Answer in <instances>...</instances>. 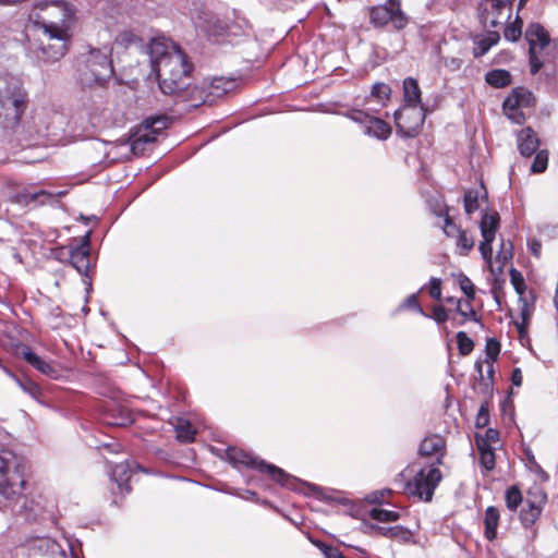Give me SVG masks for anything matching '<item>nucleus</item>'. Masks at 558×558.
<instances>
[{
    "label": "nucleus",
    "mask_w": 558,
    "mask_h": 558,
    "mask_svg": "<svg viewBox=\"0 0 558 558\" xmlns=\"http://www.w3.org/2000/svg\"><path fill=\"white\" fill-rule=\"evenodd\" d=\"M43 14H36L35 23L54 44L40 46L38 54L44 61H56L65 54L71 40V28L74 23L75 10L63 0L40 1L35 5Z\"/></svg>",
    "instance_id": "obj_1"
},
{
    "label": "nucleus",
    "mask_w": 558,
    "mask_h": 558,
    "mask_svg": "<svg viewBox=\"0 0 558 558\" xmlns=\"http://www.w3.org/2000/svg\"><path fill=\"white\" fill-rule=\"evenodd\" d=\"M151 72L155 74L160 90L166 95L175 94L186 83L192 64L185 53L172 40L154 38L148 46Z\"/></svg>",
    "instance_id": "obj_2"
},
{
    "label": "nucleus",
    "mask_w": 558,
    "mask_h": 558,
    "mask_svg": "<svg viewBox=\"0 0 558 558\" xmlns=\"http://www.w3.org/2000/svg\"><path fill=\"white\" fill-rule=\"evenodd\" d=\"M112 48H89L84 58V66L81 70L80 81L83 86L102 87L112 76L113 66L111 61Z\"/></svg>",
    "instance_id": "obj_3"
},
{
    "label": "nucleus",
    "mask_w": 558,
    "mask_h": 558,
    "mask_svg": "<svg viewBox=\"0 0 558 558\" xmlns=\"http://www.w3.org/2000/svg\"><path fill=\"white\" fill-rule=\"evenodd\" d=\"M21 459L11 450L0 451V496L9 502L19 500L25 489Z\"/></svg>",
    "instance_id": "obj_4"
},
{
    "label": "nucleus",
    "mask_w": 558,
    "mask_h": 558,
    "mask_svg": "<svg viewBox=\"0 0 558 558\" xmlns=\"http://www.w3.org/2000/svg\"><path fill=\"white\" fill-rule=\"evenodd\" d=\"M171 123V118L163 114L148 117L141 124L131 129L125 143L130 144L131 151L134 155L140 156L145 151L146 146L155 143L158 135L169 128Z\"/></svg>",
    "instance_id": "obj_5"
},
{
    "label": "nucleus",
    "mask_w": 558,
    "mask_h": 558,
    "mask_svg": "<svg viewBox=\"0 0 558 558\" xmlns=\"http://www.w3.org/2000/svg\"><path fill=\"white\" fill-rule=\"evenodd\" d=\"M241 80L234 76L206 77L195 88L197 97L202 100L198 105H213L219 100H228L239 93Z\"/></svg>",
    "instance_id": "obj_6"
},
{
    "label": "nucleus",
    "mask_w": 558,
    "mask_h": 558,
    "mask_svg": "<svg viewBox=\"0 0 558 558\" xmlns=\"http://www.w3.org/2000/svg\"><path fill=\"white\" fill-rule=\"evenodd\" d=\"M227 457L233 465H244L257 469L260 472L268 473L275 482L280 483L283 486H289L291 477L282 469H279L274 464H268L264 460L254 457L243 449L231 447L227 450Z\"/></svg>",
    "instance_id": "obj_7"
},
{
    "label": "nucleus",
    "mask_w": 558,
    "mask_h": 558,
    "mask_svg": "<svg viewBox=\"0 0 558 558\" xmlns=\"http://www.w3.org/2000/svg\"><path fill=\"white\" fill-rule=\"evenodd\" d=\"M525 38L529 41L531 72L535 74L545 65L544 52L550 46L549 35L541 24L533 23L527 27Z\"/></svg>",
    "instance_id": "obj_8"
},
{
    "label": "nucleus",
    "mask_w": 558,
    "mask_h": 558,
    "mask_svg": "<svg viewBox=\"0 0 558 558\" xmlns=\"http://www.w3.org/2000/svg\"><path fill=\"white\" fill-rule=\"evenodd\" d=\"M477 12L486 29L501 27L511 16V0H482Z\"/></svg>",
    "instance_id": "obj_9"
},
{
    "label": "nucleus",
    "mask_w": 558,
    "mask_h": 558,
    "mask_svg": "<svg viewBox=\"0 0 558 558\" xmlns=\"http://www.w3.org/2000/svg\"><path fill=\"white\" fill-rule=\"evenodd\" d=\"M369 22L374 27H384L389 22L397 31L403 29L408 24V17L401 10L400 0H387L385 4L369 9Z\"/></svg>",
    "instance_id": "obj_10"
},
{
    "label": "nucleus",
    "mask_w": 558,
    "mask_h": 558,
    "mask_svg": "<svg viewBox=\"0 0 558 558\" xmlns=\"http://www.w3.org/2000/svg\"><path fill=\"white\" fill-rule=\"evenodd\" d=\"M441 477V472L436 466H430L428 470L422 469L415 474L413 481L407 484V488L411 495L429 501Z\"/></svg>",
    "instance_id": "obj_11"
},
{
    "label": "nucleus",
    "mask_w": 558,
    "mask_h": 558,
    "mask_svg": "<svg viewBox=\"0 0 558 558\" xmlns=\"http://www.w3.org/2000/svg\"><path fill=\"white\" fill-rule=\"evenodd\" d=\"M427 112L426 107H399L393 113L397 128L405 136H414Z\"/></svg>",
    "instance_id": "obj_12"
},
{
    "label": "nucleus",
    "mask_w": 558,
    "mask_h": 558,
    "mask_svg": "<svg viewBox=\"0 0 558 558\" xmlns=\"http://www.w3.org/2000/svg\"><path fill=\"white\" fill-rule=\"evenodd\" d=\"M343 114L354 122L362 124L366 135L378 140H386L391 133L390 126L384 120L373 117L359 108L352 107Z\"/></svg>",
    "instance_id": "obj_13"
},
{
    "label": "nucleus",
    "mask_w": 558,
    "mask_h": 558,
    "mask_svg": "<svg viewBox=\"0 0 558 558\" xmlns=\"http://www.w3.org/2000/svg\"><path fill=\"white\" fill-rule=\"evenodd\" d=\"M27 98L20 78L0 75V105H25Z\"/></svg>",
    "instance_id": "obj_14"
},
{
    "label": "nucleus",
    "mask_w": 558,
    "mask_h": 558,
    "mask_svg": "<svg viewBox=\"0 0 558 558\" xmlns=\"http://www.w3.org/2000/svg\"><path fill=\"white\" fill-rule=\"evenodd\" d=\"M24 547L33 555H48L52 558H65V553L62 547L50 537H32L25 542Z\"/></svg>",
    "instance_id": "obj_15"
},
{
    "label": "nucleus",
    "mask_w": 558,
    "mask_h": 558,
    "mask_svg": "<svg viewBox=\"0 0 558 558\" xmlns=\"http://www.w3.org/2000/svg\"><path fill=\"white\" fill-rule=\"evenodd\" d=\"M88 246L89 233L85 234L81 239L80 245L70 248L71 264L80 274H87V270L90 267Z\"/></svg>",
    "instance_id": "obj_16"
},
{
    "label": "nucleus",
    "mask_w": 558,
    "mask_h": 558,
    "mask_svg": "<svg viewBox=\"0 0 558 558\" xmlns=\"http://www.w3.org/2000/svg\"><path fill=\"white\" fill-rule=\"evenodd\" d=\"M99 119L95 124L100 128H122L129 120L124 107H101Z\"/></svg>",
    "instance_id": "obj_17"
},
{
    "label": "nucleus",
    "mask_w": 558,
    "mask_h": 558,
    "mask_svg": "<svg viewBox=\"0 0 558 558\" xmlns=\"http://www.w3.org/2000/svg\"><path fill=\"white\" fill-rule=\"evenodd\" d=\"M446 451V441L439 435H430L423 439L420 445V454L425 457H436V464L442 463Z\"/></svg>",
    "instance_id": "obj_18"
},
{
    "label": "nucleus",
    "mask_w": 558,
    "mask_h": 558,
    "mask_svg": "<svg viewBox=\"0 0 558 558\" xmlns=\"http://www.w3.org/2000/svg\"><path fill=\"white\" fill-rule=\"evenodd\" d=\"M518 148L522 156L531 157L538 151L539 140L532 128H524L517 134Z\"/></svg>",
    "instance_id": "obj_19"
},
{
    "label": "nucleus",
    "mask_w": 558,
    "mask_h": 558,
    "mask_svg": "<svg viewBox=\"0 0 558 558\" xmlns=\"http://www.w3.org/2000/svg\"><path fill=\"white\" fill-rule=\"evenodd\" d=\"M22 354L25 361L40 373L53 379L60 376V369L56 365L43 360L28 348L23 349Z\"/></svg>",
    "instance_id": "obj_20"
},
{
    "label": "nucleus",
    "mask_w": 558,
    "mask_h": 558,
    "mask_svg": "<svg viewBox=\"0 0 558 558\" xmlns=\"http://www.w3.org/2000/svg\"><path fill=\"white\" fill-rule=\"evenodd\" d=\"M135 466L134 462L124 461L121 463H117L111 470V478L118 485V489L120 493H129L130 487L128 486V482L131 477L132 470Z\"/></svg>",
    "instance_id": "obj_21"
},
{
    "label": "nucleus",
    "mask_w": 558,
    "mask_h": 558,
    "mask_svg": "<svg viewBox=\"0 0 558 558\" xmlns=\"http://www.w3.org/2000/svg\"><path fill=\"white\" fill-rule=\"evenodd\" d=\"M500 39L499 32L497 29H487L486 34L477 36L474 40L473 54L475 58L483 57L488 50L495 46Z\"/></svg>",
    "instance_id": "obj_22"
},
{
    "label": "nucleus",
    "mask_w": 558,
    "mask_h": 558,
    "mask_svg": "<svg viewBox=\"0 0 558 558\" xmlns=\"http://www.w3.org/2000/svg\"><path fill=\"white\" fill-rule=\"evenodd\" d=\"M373 530H375L378 534H380L384 537L395 539L400 543H410L413 538V533L401 526V525H395V526H373Z\"/></svg>",
    "instance_id": "obj_23"
},
{
    "label": "nucleus",
    "mask_w": 558,
    "mask_h": 558,
    "mask_svg": "<svg viewBox=\"0 0 558 558\" xmlns=\"http://www.w3.org/2000/svg\"><path fill=\"white\" fill-rule=\"evenodd\" d=\"M536 101L532 92L525 87H515L512 93L502 101V105H532Z\"/></svg>",
    "instance_id": "obj_24"
},
{
    "label": "nucleus",
    "mask_w": 558,
    "mask_h": 558,
    "mask_svg": "<svg viewBox=\"0 0 558 558\" xmlns=\"http://www.w3.org/2000/svg\"><path fill=\"white\" fill-rule=\"evenodd\" d=\"M421 88L413 77L403 81V99L407 105H421Z\"/></svg>",
    "instance_id": "obj_25"
},
{
    "label": "nucleus",
    "mask_w": 558,
    "mask_h": 558,
    "mask_svg": "<svg viewBox=\"0 0 558 558\" xmlns=\"http://www.w3.org/2000/svg\"><path fill=\"white\" fill-rule=\"evenodd\" d=\"M541 512V504L526 499L520 513L522 524L526 527L533 525L535 521L539 518Z\"/></svg>",
    "instance_id": "obj_26"
},
{
    "label": "nucleus",
    "mask_w": 558,
    "mask_h": 558,
    "mask_svg": "<svg viewBox=\"0 0 558 558\" xmlns=\"http://www.w3.org/2000/svg\"><path fill=\"white\" fill-rule=\"evenodd\" d=\"M22 116V107H0V124L4 129L19 124Z\"/></svg>",
    "instance_id": "obj_27"
},
{
    "label": "nucleus",
    "mask_w": 558,
    "mask_h": 558,
    "mask_svg": "<svg viewBox=\"0 0 558 558\" xmlns=\"http://www.w3.org/2000/svg\"><path fill=\"white\" fill-rule=\"evenodd\" d=\"M498 223L499 216L497 213L485 214L481 220V233L483 239L495 240Z\"/></svg>",
    "instance_id": "obj_28"
},
{
    "label": "nucleus",
    "mask_w": 558,
    "mask_h": 558,
    "mask_svg": "<svg viewBox=\"0 0 558 558\" xmlns=\"http://www.w3.org/2000/svg\"><path fill=\"white\" fill-rule=\"evenodd\" d=\"M498 521L499 511L493 506L488 507L484 518L485 536L487 539L493 541L496 537Z\"/></svg>",
    "instance_id": "obj_29"
},
{
    "label": "nucleus",
    "mask_w": 558,
    "mask_h": 558,
    "mask_svg": "<svg viewBox=\"0 0 558 558\" xmlns=\"http://www.w3.org/2000/svg\"><path fill=\"white\" fill-rule=\"evenodd\" d=\"M53 198V195L47 191L40 190L38 192H24L15 196L16 203L22 205H31L32 203L45 204Z\"/></svg>",
    "instance_id": "obj_30"
},
{
    "label": "nucleus",
    "mask_w": 558,
    "mask_h": 558,
    "mask_svg": "<svg viewBox=\"0 0 558 558\" xmlns=\"http://www.w3.org/2000/svg\"><path fill=\"white\" fill-rule=\"evenodd\" d=\"M485 81L493 87L501 88L511 83V74L507 70L495 69L486 73Z\"/></svg>",
    "instance_id": "obj_31"
},
{
    "label": "nucleus",
    "mask_w": 558,
    "mask_h": 558,
    "mask_svg": "<svg viewBox=\"0 0 558 558\" xmlns=\"http://www.w3.org/2000/svg\"><path fill=\"white\" fill-rule=\"evenodd\" d=\"M480 450V463L486 470L490 471L495 468V454L493 449L483 440L477 444Z\"/></svg>",
    "instance_id": "obj_32"
},
{
    "label": "nucleus",
    "mask_w": 558,
    "mask_h": 558,
    "mask_svg": "<svg viewBox=\"0 0 558 558\" xmlns=\"http://www.w3.org/2000/svg\"><path fill=\"white\" fill-rule=\"evenodd\" d=\"M174 428H175V433H177V438L180 441H183V442L193 441L194 435H195V429L192 427L190 422L179 418Z\"/></svg>",
    "instance_id": "obj_33"
},
{
    "label": "nucleus",
    "mask_w": 558,
    "mask_h": 558,
    "mask_svg": "<svg viewBox=\"0 0 558 558\" xmlns=\"http://www.w3.org/2000/svg\"><path fill=\"white\" fill-rule=\"evenodd\" d=\"M140 37L131 31H123L118 34L114 39V45L117 47L128 49L132 46H137L140 44Z\"/></svg>",
    "instance_id": "obj_34"
},
{
    "label": "nucleus",
    "mask_w": 558,
    "mask_h": 558,
    "mask_svg": "<svg viewBox=\"0 0 558 558\" xmlns=\"http://www.w3.org/2000/svg\"><path fill=\"white\" fill-rule=\"evenodd\" d=\"M391 88L386 83H376L371 90V101L384 102L390 99Z\"/></svg>",
    "instance_id": "obj_35"
},
{
    "label": "nucleus",
    "mask_w": 558,
    "mask_h": 558,
    "mask_svg": "<svg viewBox=\"0 0 558 558\" xmlns=\"http://www.w3.org/2000/svg\"><path fill=\"white\" fill-rule=\"evenodd\" d=\"M369 517L378 522H395L399 519V512L386 510L381 508H373L369 511Z\"/></svg>",
    "instance_id": "obj_36"
},
{
    "label": "nucleus",
    "mask_w": 558,
    "mask_h": 558,
    "mask_svg": "<svg viewBox=\"0 0 558 558\" xmlns=\"http://www.w3.org/2000/svg\"><path fill=\"white\" fill-rule=\"evenodd\" d=\"M548 165V151L545 149L535 153L534 160L531 166L533 173H542L547 169Z\"/></svg>",
    "instance_id": "obj_37"
},
{
    "label": "nucleus",
    "mask_w": 558,
    "mask_h": 558,
    "mask_svg": "<svg viewBox=\"0 0 558 558\" xmlns=\"http://www.w3.org/2000/svg\"><path fill=\"white\" fill-rule=\"evenodd\" d=\"M473 245L474 240L466 233V231H458L457 246L461 255H466Z\"/></svg>",
    "instance_id": "obj_38"
},
{
    "label": "nucleus",
    "mask_w": 558,
    "mask_h": 558,
    "mask_svg": "<svg viewBox=\"0 0 558 558\" xmlns=\"http://www.w3.org/2000/svg\"><path fill=\"white\" fill-rule=\"evenodd\" d=\"M458 349L461 355H468L472 352L474 342L464 331L457 333Z\"/></svg>",
    "instance_id": "obj_39"
},
{
    "label": "nucleus",
    "mask_w": 558,
    "mask_h": 558,
    "mask_svg": "<svg viewBox=\"0 0 558 558\" xmlns=\"http://www.w3.org/2000/svg\"><path fill=\"white\" fill-rule=\"evenodd\" d=\"M522 22L517 16L515 21L511 24L505 27L504 29V36L507 40L510 41H517L522 34L521 31Z\"/></svg>",
    "instance_id": "obj_40"
},
{
    "label": "nucleus",
    "mask_w": 558,
    "mask_h": 558,
    "mask_svg": "<svg viewBox=\"0 0 558 558\" xmlns=\"http://www.w3.org/2000/svg\"><path fill=\"white\" fill-rule=\"evenodd\" d=\"M522 502L521 492L517 487H510L506 492V505L508 509L515 510Z\"/></svg>",
    "instance_id": "obj_41"
},
{
    "label": "nucleus",
    "mask_w": 558,
    "mask_h": 558,
    "mask_svg": "<svg viewBox=\"0 0 558 558\" xmlns=\"http://www.w3.org/2000/svg\"><path fill=\"white\" fill-rule=\"evenodd\" d=\"M428 207L433 214L442 217L447 215V208L441 196H432L427 201Z\"/></svg>",
    "instance_id": "obj_42"
},
{
    "label": "nucleus",
    "mask_w": 558,
    "mask_h": 558,
    "mask_svg": "<svg viewBox=\"0 0 558 558\" xmlns=\"http://www.w3.org/2000/svg\"><path fill=\"white\" fill-rule=\"evenodd\" d=\"M511 258H512V244L510 242H508V243L502 242L501 248L497 253V256H496V262L499 264V266H498L499 270H501L502 267L505 266V264Z\"/></svg>",
    "instance_id": "obj_43"
},
{
    "label": "nucleus",
    "mask_w": 558,
    "mask_h": 558,
    "mask_svg": "<svg viewBox=\"0 0 558 558\" xmlns=\"http://www.w3.org/2000/svg\"><path fill=\"white\" fill-rule=\"evenodd\" d=\"M118 415H113V420L109 424L117 426H126L133 422L132 414L128 409L119 408L116 410Z\"/></svg>",
    "instance_id": "obj_44"
},
{
    "label": "nucleus",
    "mask_w": 558,
    "mask_h": 558,
    "mask_svg": "<svg viewBox=\"0 0 558 558\" xmlns=\"http://www.w3.org/2000/svg\"><path fill=\"white\" fill-rule=\"evenodd\" d=\"M502 112L513 123L521 124L525 121L521 107H502Z\"/></svg>",
    "instance_id": "obj_45"
},
{
    "label": "nucleus",
    "mask_w": 558,
    "mask_h": 558,
    "mask_svg": "<svg viewBox=\"0 0 558 558\" xmlns=\"http://www.w3.org/2000/svg\"><path fill=\"white\" fill-rule=\"evenodd\" d=\"M464 209L468 215L478 209V195L475 191H468L464 195Z\"/></svg>",
    "instance_id": "obj_46"
},
{
    "label": "nucleus",
    "mask_w": 558,
    "mask_h": 558,
    "mask_svg": "<svg viewBox=\"0 0 558 558\" xmlns=\"http://www.w3.org/2000/svg\"><path fill=\"white\" fill-rule=\"evenodd\" d=\"M499 352H500V343L494 338L487 339L486 345H485V353L487 356L486 360H489V361L497 360Z\"/></svg>",
    "instance_id": "obj_47"
},
{
    "label": "nucleus",
    "mask_w": 558,
    "mask_h": 558,
    "mask_svg": "<svg viewBox=\"0 0 558 558\" xmlns=\"http://www.w3.org/2000/svg\"><path fill=\"white\" fill-rule=\"evenodd\" d=\"M459 283H460V287H461V290L463 291V293L469 299H473L475 295V290H474V286H473L472 281L466 276L461 275L460 279H459Z\"/></svg>",
    "instance_id": "obj_48"
},
{
    "label": "nucleus",
    "mask_w": 558,
    "mask_h": 558,
    "mask_svg": "<svg viewBox=\"0 0 558 558\" xmlns=\"http://www.w3.org/2000/svg\"><path fill=\"white\" fill-rule=\"evenodd\" d=\"M494 240H488V239H483V241L481 242L480 244V252L483 256V258L492 264V243H493Z\"/></svg>",
    "instance_id": "obj_49"
},
{
    "label": "nucleus",
    "mask_w": 558,
    "mask_h": 558,
    "mask_svg": "<svg viewBox=\"0 0 558 558\" xmlns=\"http://www.w3.org/2000/svg\"><path fill=\"white\" fill-rule=\"evenodd\" d=\"M318 547L323 551V554L326 558H343L344 557L342 555V553L337 547L328 546L323 543L319 544Z\"/></svg>",
    "instance_id": "obj_50"
},
{
    "label": "nucleus",
    "mask_w": 558,
    "mask_h": 558,
    "mask_svg": "<svg viewBox=\"0 0 558 558\" xmlns=\"http://www.w3.org/2000/svg\"><path fill=\"white\" fill-rule=\"evenodd\" d=\"M458 231H461V229L452 222L451 218L448 215H446L444 226L445 234L447 236L458 238Z\"/></svg>",
    "instance_id": "obj_51"
},
{
    "label": "nucleus",
    "mask_w": 558,
    "mask_h": 558,
    "mask_svg": "<svg viewBox=\"0 0 558 558\" xmlns=\"http://www.w3.org/2000/svg\"><path fill=\"white\" fill-rule=\"evenodd\" d=\"M441 280L438 278H432L429 281V295L435 300L441 298Z\"/></svg>",
    "instance_id": "obj_52"
},
{
    "label": "nucleus",
    "mask_w": 558,
    "mask_h": 558,
    "mask_svg": "<svg viewBox=\"0 0 558 558\" xmlns=\"http://www.w3.org/2000/svg\"><path fill=\"white\" fill-rule=\"evenodd\" d=\"M402 306L405 307V308H414V310L418 311L421 314H424L422 307L418 304L417 295L416 294L409 295L404 300Z\"/></svg>",
    "instance_id": "obj_53"
},
{
    "label": "nucleus",
    "mask_w": 558,
    "mask_h": 558,
    "mask_svg": "<svg viewBox=\"0 0 558 558\" xmlns=\"http://www.w3.org/2000/svg\"><path fill=\"white\" fill-rule=\"evenodd\" d=\"M433 318L437 322V323H444L447 320L448 318V314H447V311L444 306H435L434 307V311H433Z\"/></svg>",
    "instance_id": "obj_54"
},
{
    "label": "nucleus",
    "mask_w": 558,
    "mask_h": 558,
    "mask_svg": "<svg viewBox=\"0 0 558 558\" xmlns=\"http://www.w3.org/2000/svg\"><path fill=\"white\" fill-rule=\"evenodd\" d=\"M487 422H488V411L484 405H482L478 410V414L476 417V424L478 426H481V425H486Z\"/></svg>",
    "instance_id": "obj_55"
},
{
    "label": "nucleus",
    "mask_w": 558,
    "mask_h": 558,
    "mask_svg": "<svg viewBox=\"0 0 558 558\" xmlns=\"http://www.w3.org/2000/svg\"><path fill=\"white\" fill-rule=\"evenodd\" d=\"M493 362H494V361H489V360H485L484 362H476V363H475V368H476V371L478 372V374L482 376L483 366H484V364H486V365H487V374H488L489 376H492V375H493V373H494V369H493Z\"/></svg>",
    "instance_id": "obj_56"
},
{
    "label": "nucleus",
    "mask_w": 558,
    "mask_h": 558,
    "mask_svg": "<svg viewBox=\"0 0 558 558\" xmlns=\"http://www.w3.org/2000/svg\"><path fill=\"white\" fill-rule=\"evenodd\" d=\"M530 246V250L532 252V254L535 256V257H539L541 256V250H542V244L538 240H532L529 244Z\"/></svg>",
    "instance_id": "obj_57"
},
{
    "label": "nucleus",
    "mask_w": 558,
    "mask_h": 558,
    "mask_svg": "<svg viewBox=\"0 0 558 558\" xmlns=\"http://www.w3.org/2000/svg\"><path fill=\"white\" fill-rule=\"evenodd\" d=\"M522 379H523V376H522V372L520 368H514L512 371V375H511V381L514 386H521L522 384Z\"/></svg>",
    "instance_id": "obj_58"
},
{
    "label": "nucleus",
    "mask_w": 558,
    "mask_h": 558,
    "mask_svg": "<svg viewBox=\"0 0 558 558\" xmlns=\"http://www.w3.org/2000/svg\"><path fill=\"white\" fill-rule=\"evenodd\" d=\"M462 60L459 58H451L450 60L446 61V66H448L452 71H457L461 68Z\"/></svg>",
    "instance_id": "obj_59"
},
{
    "label": "nucleus",
    "mask_w": 558,
    "mask_h": 558,
    "mask_svg": "<svg viewBox=\"0 0 558 558\" xmlns=\"http://www.w3.org/2000/svg\"><path fill=\"white\" fill-rule=\"evenodd\" d=\"M20 387L28 392L29 395L34 396L38 391V387L34 384L24 385L23 383L19 381Z\"/></svg>",
    "instance_id": "obj_60"
},
{
    "label": "nucleus",
    "mask_w": 558,
    "mask_h": 558,
    "mask_svg": "<svg viewBox=\"0 0 558 558\" xmlns=\"http://www.w3.org/2000/svg\"><path fill=\"white\" fill-rule=\"evenodd\" d=\"M517 275H518V272H517L514 269H512V270H511V278H512V282H513V284H514V287H515V290H517L518 292H521V291H520V284H519V282H518V280H517Z\"/></svg>",
    "instance_id": "obj_61"
},
{
    "label": "nucleus",
    "mask_w": 558,
    "mask_h": 558,
    "mask_svg": "<svg viewBox=\"0 0 558 558\" xmlns=\"http://www.w3.org/2000/svg\"><path fill=\"white\" fill-rule=\"evenodd\" d=\"M486 434H487V437L492 440L496 439V437L498 435V433L492 428H489Z\"/></svg>",
    "instance_id": "obj_62"
},
{
    "label": "nucleus",
    "mask_w": 558,
    "mask_h": 558,
    "mask_svg": "<svg viewBox=\"0 0 558 558\" xmlns=\"http://www.w3.org/2000/svg\"><path fill=\"white\" fill-rule=\"evenodd\" d=\"M243 24H244V27L242 25H240L239 27L241 28L242 34H246L247 31L250 29V26H248L247 22H245V21H243Z\"/></svg>",
    "instance_id": "obj_63"
},
{
    "label": "nucleus",
    "mask_w": 558,
    "mask_h": 558,
    "mask_svg": "<svg viewBox=\"0 0 558 558\" xmlns=\"http://www.w3.org/2000/svg\"><path fill=\"white\" fill-rule=\"evenodd\" d=\"M384 497V492H380V493H375L374 494V498L372 499L373 501H379L380 498Z\"/></svg>",
    "instance_id": "obj_64"
}]
</instances>
